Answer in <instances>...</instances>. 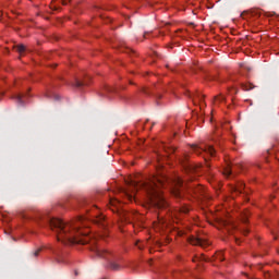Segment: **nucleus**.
<instances>
[{"mask_svg":"<svg viewBox=\"0 0 279 279\" xmlns=\"http://www.w3.org/2000/svg\"><path fill=\"white\" fill-rule=\"evenodd\" d=\"M50 229L56 232L57 240L64 245H73L81 243L84 245L86 241L80 239V236H88L90 230H82L71 223H64L61 219L52 218L50 220Z\"/></svg>","mask_w":279,"mask_h":279,"instance_id":"1","label":"nucleus"},{"mask_svg":"<svg viewBox=\"0 0 279 279\" xmlns=\"http://www.w3.org/2000/svg\"><path fill=\"white\" fill-rule=\"evenodd\" d=\"M189 243H191V245H199L201 247H208V245H210V243H208L204 238L195 236H191L189 239Z\"/></svg>","mask_w":279,"mask_h":279,"instance_id":"7","label":"nucleus"},{"mask_svg":"<svg viewBox=\"0 0 279 279\" xmlns=\"http://www.w3.org/2000/svg\"><path fill=\"white\" fill-rule=\"evenodd\" d=\"M215 259L216 260H223V253H221V252H218V253H216L215 254Z\"/></svg>","mask_w":279,"mask_h":279,"instance_id":"15","label":"nucleus"},{"mask_svg":"<svg viewBox=\"0 0 279 279\" xmlns=\"http://www.w3.org/2000/svg\"><path fill=\"white\" fill-rule=\"evenodd\" d=\"M35 256H38V251H37V252H35Z\"/></svg>","mask_w":279,"mask_h":279,"instance_id":"21","label":"nucleus"},{"mask_svg":"<svg viewBox=\"0 0 279 279\" xmlns=\"http://www.w3.org/2000/svg\"><path fill=\"white\" fill-rule=\"evenodd\" d=\"M24 99H25V95H23V94H19V95L16 96V101H17V104H20V105H23Z\"/></svg>","mask_w":279,"mask_h":279,"instance_id":"14","label":"nucleus"},{"mask_svg":"<svg viewBox=\"0 0 279 279\" xmlns=\"http://www.w3.org/2000/svg\"><path fill=\"white\" fill-rule=\"evenodd\" d=\"M233 191L235 192V193H243V184H241V186H235L234 189H233Z\"/></svg>","mask_w":279,"mask_h":279,"instance_id":"17","label":"nucleus"},{"mask_svg":"<svg viewBox=\"0 0 279 279\" xmlns=\"http://www.w3.org/2000/svg\"><path fill=\"white\" fill-rule=\"evenodd\" d=\"M222 101H226V97L223 95H219L214 98V104H219Z\"/></svg>","mask_w":279,"mask_h":279,"instance_id":"13","label":"nucleus"},{"mask_svg":"<svg viewBox=\"0 0 279 279\" xmlns=\"http://www.w3.org/2000/svg\"><path fill=\"white\" fill-rule=\"evenodd\" d=\"M173 184L172 195H174V197H182V193H184V181H182L180 177H177Z\"/></svg>","mask_w":279,"mask_h":279,"instance_id":"4","label":"nucleus"},{"mask_svg":"<svg viewBox=\"0 0 279 279\" xmlns=\"http://www.w3.org/2000/svg\"><path fill=\"white\" fill-rule=\"evenodd\" d=\"M16 51H17L19 53H24V51H25V46H23V45L16 46Z\"/></svg>","mask_w":279,"mask_h":279,"instance_id":"16","label":"nucleus"},{"mask_svg":"<svg viewBox=\"0 0 279 279\" xmlns=\"http://www.w3.org/2000/svg\"><path fill=\"white\" fill-rule=\"evenodd\" d=\"M173 217H174V219H178V211L173 213Z\"/></svg>","mask_w":279,"mask_h":279,"instance_id":"19","label":"nucleus"},{"mask_svg":"<svg viewBox=\"0 0 279 279\" xmlns=\"http://www.w3.org/2000/svg\"><path fill=\"white\" fill-rule=\"evenodd\" d=\"M194 151H195V154H202V151H204V154H208L209 156H215V148L210 145H206L203 147L195 146Z\"/></svg>","mask_w":279,"mask_h":279,"instance_id":"6","label":"nucleus"},{"mask_svg":"<svg viewBox=\"0 0 279 279\" xmlns=\"http://www.w3.org/2000/svg\"><path fill=\"white\" fill-rule=\"evenodd\" d=\"M189 213V207H182L179 211V215H186Z\"/></svg>","mask_w":279,"mask_h":279,"instance_id":"18","label":"nucleus"},{"mask_svg":"<svg viewBox=\"0 0 279 279\" xmlns=\"http://www.w3.org/2000/svg\"><path fill=\"white\" fill-rule=\"evenodd\" d=\"M169 226H171V221L166 218L158 217V221L154 222V229L157 232H165L166 229L169 228Z\"/></svg>","mask_w":279,"mask_h":279,"instance_id":"5","label":"nucleus"},{"mask_svg":"<svg viewBox=\"0 0 279 279\" xmlns=\"http://www.w3.org/2000/svg\"><path fill=\"white\" fill-rule=\"evenodd\" d=\"M110 208L113 213H118V215H120L121 219H123L124 221H128V219L130 218V214H128L125 210H123V204L121 203V201L117 199V198H110Z\"/></svg>","mask_w":279,"mask_h":279,"instance_id":"3","label":"nucleus"},{"mask_svg":"<svg viewBox=\"0 0 279 279\" xmlns=\"http://www.w3.org/2000/svg\"><path fill=\"white\" fill-rule=\"evenodd\" d=\"M231 174H232V166L228 163L227 168H225L223 170V175H226L227 178H230Z\"/></svg>","mask_w":279,"mask_h":279,"instance_id":"9","label":"nucleus"},{"mask_svg":"<svg viewBox=\"0 0 279 279\" xmlns=\"http://www.w3.org/2000/svg\"><path fill=\"white\" fill-rule=\"evenodd\" d=\"M106 220V216L105 215H98L95 219H94V223H100L104 225V221Z\"/></svg>","mask_w":279,"mask_h":279,"instance_id":"8","label":"nucleus"},{"mask_svg":"<svg viewBox=\"0 0 279 279\" xmlns=\"http://www.w3.org/2000/svg\"><path fill=\"white\" fill-rule=\"evenodd\" d=\"M160 167H162V165H159V168H157V174L151 177L148 185H146V191L153 206H157V208H166L167 201H165V196H162L160 189L167 186L168 179L160 171Z\"/></svg>","mask_w":279,"mask_h":279,"instance_id":"2","label":"nucleus"},{"mask_svg":"<svg viewBox=\"0 0 279 279\" xmlns=\"http://www.w3.org/2000/svg\"><path fill=\"white\" fill-rule=\"evenodd\" d=\"M136 194V191H133L132 193L130 191H126L124 193L125 197L129 199V202H132L134 199V195Z\"/></svg>","mask_w":279,"mask_h":279,"instance_id":"10","label":"nucleus"},{"mask_svg":"<svg viewBox=\"0 0 279 279\" xmlns=\"http://www.w3.org/2000/svg\"><path fill=\"white\" fill-rule=\"evenodd\" d=\"M77 86H82V83H77Z\"/></svg>","mask_w":279,"mask_h":279,"instance_id":"22","label":"nucleus"},{"mask_svg":"<svg viewBox=\"0 0 279 279\" xmlns=\"http://www.w3.org/2000/svg\"><path fill=\"white\" fill-rule=\"evenodd\" d=\"M204 260H208L206 255H201V256H196L193 258V263H198V262H204Z\"/></svg>","mask_w":279,"mask_h":279,"instance_id":"12","label":"nucleus"},{"mask_svg":"<svg viewBox=\"0 0 279 279\" xmlns=\"http://www.w3.org/2000/svg\"><path fill=\"white\" fill-rule=\"evenodd\" d=\"M96 254H98L99 256H101L102 258H106V256H108V251L107 250H101V248H97L96 250Z\"/></svg>","mask_w":279,"mask_h":279,"instance_id":"11","label":"nucleus"},{"mask_svg":"<svg viewBox=\"0 0 279 279\" xmlns=\"http://www.w3.org/2000/svg\"><path fill=\"white\" fill-rule=\"evenodd\" d=\"M71 0H63V5H66Z\"/></svg>","mask_w":279,"mask_h":279,"instance_id":"20","label":"nucleus"}]
</instances>
